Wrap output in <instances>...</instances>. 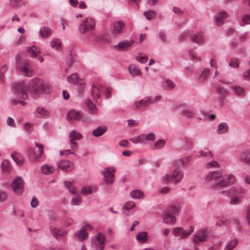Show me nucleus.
I'll return each instance as SVG.
<instances>
[{
	"instance_id": "obj_62",
	"label": "nucleus",
	"mask_w": 250,
	"mask_h": 250,
	"mask_svg": "<svg viewBox=\"0 0 250 250\" xmlns=\"http://www.w3.org/2000/svg\"><path fill=\"white\" fill-rule=\"evenodd\" d=\"M6 123L8 126L11 127H14L15 125L14 120L10 117H8Z\"/></svg>"
},
{
	"instance_id": "obj_50",
	"label": "nucleus",
	"mask_w": 250,
	"mask_h": 250,
	"mask_svg": "<svg viewBox=\"0 0 250 250\" xmlns=\"http://www.w3.org/2000/svg\"><path fill=\"white\" fill-rule=\"evenodd\" d=\"M130 140L134 144H137L138 143L144 144L143 139L141 135H139L137 137H134L130 139Z\"/></svg>"
},
{
	"instance_id": "obj_41",
	"label": "nucleus",
	"mask_w": 250,
	"mask_h": 250,
	"mask_svg": "<svg viewBox=\"0 0 250 250\" xmlns=\"http://www.w3.org/2000/svg\"><path fill=\"white\" fill-rule=\"evenodd\" d=\"M232 88L237 95L241 96L244 94V89L242 87L238 85H234Z\"/></svg>"
},
{
	"instance_id": "obj_19",
	"label": "nucleus",
	"mask_w": 250,
	"mask_h": 250,
	"mask_svg": "<svg viewBox=\"0 0 250 250\" xmlns=\"http://www.w3.org/2000/svg\"><path fill=\"white\" fill-rule=\"evenodd\" d=\"M34 115L38 118H45L49 117L50 114L44 108L38 107L34 112Z\"/></svg>"
},
{
	"instance_id": "obj_20",
	"label": "nucleus",
	"mask_w": 250,
	"mask_h": 250,
	"mask_svg": "<svg viewBox=\"0 0 250 250\" xmlns=\"http://www.w3.org/2000/svg\"><path fill=\"white\" fill-rule=\"evenodd\" d=\"M81 115L79 112L75 110H70L67 113V120L69 122L79 120L81 119Z\"/></svg>"
},
{
	"instance_id": "obj_12",
	"label": "nucleus",
	"mask_w": 250,
	"mask_h": 250,
	"mask_svg": "<svg viewBox=\"0 0 250 250\" xmlns=\"http://www.w3.org/2000/svg\"><path fill=\"white\" fill-rule=\"evenodd\" d=\"M82 138V135L77 131L73 130L71 131L69 135V138L72 149H76L77 148V144L74 142V141L81 140Z\"/></svg>"
},
{
	"instance_id": "obj_45",
	"label": "nucleus",
	"mask_w": 250,
	"mask_h": 250,
	"mask_svg": "<svg viewBox=\"0 0 250 250\" xmlns=\"http://www.w3.org/2000/svg\"><path fill=\"white\" fill-rule=\"evenodd\" d=\"M65 186L66 188L69 189V191L73 194L76 193V188L71 184V183L66 182L65 183Z\"/></svg>"
},
{
	"instance_id": "obj_1",
	"label": "nucleus",
	"mask_w": 250,
	"mask_h": 250,
	"mask_svg": "<svg viewBox=\"0 0 250 250\" xmlns=\"http://www.w3.org/2000/svg\"><path fill=\"white\" fill-rule=\"evenodd\" d=\"M222 173L220 171H214L209 172L206 176V181L210 187L213 189H218L220 187H228L234 183L235 181L232 174L222 176Z\"/></svg>"
},
{
	"instance_id": "obj_13",
	"label": "nucleus",
	"mask_w": 250,
	"mask_h": 250,
	"mask_svg": "<svg viewBox=\"0 0 250 250\" xmlns=\"http://www.w3.org/2000/svg\"><path fill=\"white\" fill-rule=\"evenodd\" d=\"M114 168H107L105 171L103 173L104 176V180L106 184H111L114 181Z\"/></svg>"
},
{
	"instance_id": "obj_35",
	"label": "nucleus",
	"mask_w": 250,
	"mask_h": 250,
	"mask_svg": "<svg viewBox=\"0 0 250 250\" xmlns=\"http://www.w3.org/2000/svg\"><path fill=\"white\" fill-rule=\"evenodd\" d=\"M54 170V168L52 166H49L47 165H44L42 167V172L45 174H50Z\"/></svg>"
},
{
	"instance_id": "obj_14",
	"label": "nucleus",
	"mask_w": 250,
	"mask_h": 250,
	"mask_svg": "<svg viewBox=\"0 0 250 250\" xmlns=\"http://www.w3.org/2000/svg\"><path fill=\"white\" fill-rule=\"evenodd\" d=\"M49 230L52 235L57 239H62L67 233L64 229L57 228L52 226H50Z\"/></svg>"
},
{
	"instance_id": "obj_29",
	"label": "nucleus",
	"mask_w": 250,
	"mask_h": 250,
	"mask_svg": "<svg viewBox=\"0 0 250 250\" xmlns=\"http://www.w3.org/2000/svg\"><path fill=\"white\" fill-rule=\"evenodd\" d=\"M229 130V126L226 123H221L218 126L217 129V133L218 134H222L227 133Z\"/></svg>"
},
{
	"instance_id": "obj_61",
	"label": "nucleus",
	"mask_w": 250,
	"mask_h": 250,
	"mask_svg": "<svg viewBox=\"0 0 250 250\" xmlns=\"http://www.w3.org/2000/svg\"><path fill=\"white\" fill-rule=\"evenodd\" d=\"M19 68L21 71L24 73L26 76H29L28 74L29 72L28 67H27V66H20Z\"/></svg>"
},
{
	"instance_id": "obj_23",
	"label": "nucleus",
	"mask_w": 250,
	"mask_h": 250,
	"mask_svg": "<svg viewBox=\"0 0 250 250\" xmlns=\"http://www.w3.org/2000/svg\"><path fill=\"white\" fill-rule=\"evenodd\" d=\"M124 26L125 23L122 21H119L114 22L113 33L115 35H118L121 33Z\"/></svg>"
},
{
	"instance_id": "obj_54",
	"label": "nucleus",
	"mask_w": 250,
	"mask_h": 250,
	"mask_svg": "<svg viewBox=\"0 0 250 250\" xmlns=\"http://www.w3.org/2000/svg\"><path fill=\"white\" fill-rule=\"evenodd\" d=\"M166 86L168 88L171 89L175 87V84L172 81L167 79L166 81Z\"/></svg>"
},
{
	"instance_id": "obj_46",
	"label": "nucleus",
	"mask_w": 250,
	"mask_h": 250,
	"mask_svg": "<svg viewBox=\"0 0 250 250\" xmlns=\"http://www.w3.org/2000/svg\"><path fill=\"white\" fill-rule=\"evenodd\" d=\"M239 61L237 59H233L231 60L229 63V65L233 68H237L239 65Z\"/></svg>"
},
{
	"instance_id": "obj_5",
	"label": "nucleus",
	"mask_w": 250,
	"mask_h": 250,
	"mask_svg": "<svg viewBox=\"0 0 250 250\" xmlns=\"http://www.w3.org/2000/svg\"><path fill=\"white\" fill-rule=\"evenodd\" d=\"M95 26V21L91 18H88L84 20L79 25V31L81 34H84L93 30Z\"/></svg>"
},
{
	"instance_id": "obj_6",
	"label": "nucleus",
	"mask_w": 250,
	"mask_h": 250,
	"mask_svg": "<svg viewBox=\"0 0 250 250\" xmlns=\"http://www.w3.org/2000/svg\"><path fill=\"white\" fill-rule=\"evenodd\" d=\"M15 92L17 96L22 99L26 100L28 98L27 94V86L24 82H21L15 84Z\"/></svg>"
},
{
	"instance_id": "obj_44",
	"label": "nucleus",
	"mask_w": 250,
	"mask_h": 250,
	"mask_svg": "<svg viewBox=\"0 0 250 250\" xmlns=\"http://www.w3.org/2000/svg\"><path fill=\"white\" fill-rule=\"evenodd\" d=\"M135 204L133 201H128L124 204L123 208L125 210H128L135 207Z\"/></svg>"
},
{
	"instance_id": "obj_31",
	"label": "nucleus",
	"mask_w": 250,
	"mask_h": 250,
	"mask_svg": "<svg viewBox=\"0 0 250 250\" xmlns=\"http://www.w3.org/2000/svg\"><path fill=\"white\" fill-rule=\"evenodd\" d=\"M130 195L133 199H140L144 197V193L139 189L133 190L131 191Z\"/></svg>"
},
{
	"instance_id": "obj_57",
	"label": "nucleus",
	"mask_w": 250,
	"mask_h": 250,
	"mask_svg": "<svg viewBox=\"0 0 250 250\" xmlns=\"http://www.w3.org/2000/svg\"><path fill=\"white\" fill-rule=\"evenodd\" d=\"M208 155H210L211 157L212 156L211 151L208 150V149L202 150L200 152V156L206 157Z\"/></svg>"
},
{
	"instance_id": "obj_36",
	"label": "nucleus",
	"mask_w": 250,
	"mask_h": 250,
	"mask_svg": "<svg viewBox=\"0 0 250 250\" xmlns=\"http://www.w3.org/2000/svg\"><path fill=\"white\" fill-rule=\"evenodd\" d=\"M79 76L78 74L77 73H74L71 75H70L67 78L68 81L70 83H77L78 84H81V83H79Z\"/></svg>"
},
{
	"instance_id": "obj_64",
	"label": "nucleus",
	"mask_w": 250,
	"mask_h": 250,
	"mask_svg": "<svg viewBox=\"0 0 250 250\" xmlns=\"http://www.w3.org/2000/svg\"><path fill=\"white\" fill-rule=\"evenodd\" d=\"M243 21L247 24H250V14L246 15L243 17Z\"/></svg>"
},
{
	"instance_id": "obj_9",
	"label": "nucleus",
	"mask_w": 250,
	"mask_h": 250,
	"mask_svg": "<svg viewBox=\"0 0 250 250\" xmlns=\"http://www.w3.org/2000/svg\"><path fill=\"white\" fill-rule=\"evenodd\" d=\"M105 89V87H103L99 84H93L91 88V95L95 102H98V99L101 98V93L104 92Z\"/></svg>"
},
{
	"instance_id": "obj_8",
	"label": "nucleus",
	"mask_w": 250,
	"mask_h": 250,
	"mask_svg": "<svg viewBox=\"0 0 250 250\" xmlns=\"http://www.w3.org/2000/svg\"><path fill=\"white\" fill-rule=\"evenodd\" d=\"M208 236L207 229H201L194 235L193 242L198 244L206 241Z\"/></svg>"
},
{
	"instance_id": "obj_24",
	"label": "nucleus",
	"mask_w": 250,
	"mask_h": 250,
	"mask_svg": "<svg viewBox=\"0 0 250 250\" xmlns=\"http://www.w3.org/2000/svg\"><path fill=\"white\" fill-rule=\"evenodd\" d=\"M11 157L18 165H22L24 162V158L19 153H12Z\"/></svg>"
},
{
	"instance_id": "obj_43",
	"label": "nucleus",
	"mask_w": 250,
	"mask_h": 250,
	"mask_svg": "<svg viewBox=\"0 0 250 250\" xmlns=\"http://www.w3.org/2000/svg\"><path fill=\"white\" fill-rule=\"evenodd\" d=\"M50 45L52 48H55L58 50L61 49V42L58 40H55L51 41Z\"/></svg>"
},
{
	"instance_id": "obj_39",
	"label": "nucleus",
	"mask_w": 250,
	"mask_h": 250,
	"mask_svg": "<svg viewBox=\"0 0 250 250\" xmlns=\"http://www.w3.org/2000/svg\"><path fill=\"white\" fill-rule=\"evenodd\" d=\"M183 115L188 118H194L195 111L191 109L186 108L183 111Z\"/></svg>"
},
{
	"instance_id": "obj_59",
	"label": "nucleus",
	"mask_w": 250,
	"mask_h": 250,
	"mask_svg": "<svg viewBox=\"0 0 250 250\" xmlns=\"http://www.w3.org/2000/svg\"><path fill=\"white\" fill-rule=\"evenodd\" d=\"M27 153L31 158H38V156H36L34 152V150L32 148H30L27 150Z\"/></svg>"
},
{
	"instance_id": "obj_26",
	"label": "nucleus",
	"mask_w": 250,
	"mask_h": 250,
	"mask_svg": "<svg viewBox=\"0 0 250 250\" xmlns=\"http://www.w3.org/2000/svg\"><path fill=\"white\" fill-rule=\"evenodd\" d=\"M128 70L130 74L133 77L140 75L141 73L139 67L135 64L130 65L128 66Z\"/></svg>"
},
{
	"instance_id": "obj_30",
	"label": "nucleus",
	"mask_w": 250,
	"mask_h": 250,
	"mask_svg": "<svg viewBox=\"0 0 250 250\" xmlns=\"http://www.w3.org/2000/svg\"><path fill=\"white\" fill-rule=\"evenodd\" d=\"M51 33L52 31L48 27L43 26L41 28L39 33L42 38H46L50 36Z\"/></svg>"
},
{
	"instance_id": "obj_16",
	"label": "nucleus",
	"mask_w": 250,
	"mask_h": 250,
	"mask_svg": "<svg viewBox=\"0 0 250 250\" xmlns=\"http://www.w3.org/2000/svg\"><path fill=\"white\" fill-rule=\"evenodd\" d=\"M134 42V41L132 40H125L120 42L118 44L115 45L114 47L118 50L124 51L130 47Z\"/></svg>"
},
{
	"instance_id": "obj_3",
	"label": "nucleus",
	"mask_w": 250,
	"mask_h": 250,
	"mask_svg": "<svg viewBox=\"0 0 250 250\" xmlns=\"http://www.w3.org/2000/svg\"><path fill=\"white\" fill-rule=\"evenodd\" d=\"M183 178V173L179 169L175 168L171 174H167L163 178V182L168 183L171 181L174 183H180Z\"/></svg>"
},
{
	"instance_id": "obj_37",
	"label": "nucleus",
	"mask_w": 250,
	"mask_h": 250,
	"mask_svg": "<svg viewBox=\"0 0 250 250\" xmlns=\"http://www.w3.org/2000/svg\"><path fill=\"white\" fill-rule=\"evenodd\" d=\"M1 168L3 172H8L11 170V166L9 162L5 160L1 163Z\"/></svg>"
},
{
	"instance_id": "obj_48",
	"label": "nucleus",
	"mask_w": 250,
	"mask_h": 250,
	"mask_svg": "<svg viewBox=\"0 0 250 250\" xmlns=\"http://www.w3.org/2000/svg\"><path fill=\"white\" fill-rule=\"evenodd\" d=\"M209 72L208 68H205L202 71L201 76L199 78L200 81H203L205 80L206 77L207 76Z\"/></svg>"
},
{
	"instance_id": "obj_2",
	"label": "nucleus",
	"mask_w": 250,
	"mask_h": 250,
	"mask_svg": "<svg viewBox=\"0 0 250 250\" xmlns=\"http://www.w3.org/2000/svg\"><path fill=\"white\" fill-rule=\"evenodd\" d=\"M161 96L160 95L156 97H146L143 99L135 102L136 107L138 109H144L149 104L155 103L160 100Z\"/></svg>"
},
{
	"instance_id": "obj_11",
	"label": "nucleus",
	"mask_w": 250,
	"mask_h": 250,
	"mask_svg": "<svg viewBox=\"0 0 250 250\" xmlns=\"http://www.w3.org/2000/svg\"><path fill=\"white\" fill-rule=\"evenodd\" d=\"M192 232H193V228L192 226L190 228V230L188 231L185 230L181 227L174 228L173 229V233L175 236H179L181 239L187 237Z\"/></svg>"
},
{
	"instance_id": "obj_52",
	"label": "nucleus",
	"mask_w": 250,
	"mask_h": 250,
	"mask_svg": "<svg viewBox=\"0 0 250 250\" xmlns=\"http://www.w3.org/2000/svg\"><path fill=\"white\" fill-rule=\"evenodd\" d=\"M165 145V141L163 140H160L157 142L154 146V149H159L163 147Z\"/></svg>"
},
{
	"instance_id": "obj_47",
	"label": "nucleus",
	"mask_w": 250,
	"mask_h": 250,
	"mask_svg": "<svg viewBox=\"0 0 250 250\" xmlns=\"http://www.w3.org/2000/svg\"><path fill=\"white\" fill-rule=\"evenodd\" d=\"M220 167L218 163L215 161H212L211 162L208 163L207 164V168H217Z\"/></svg>"
},
{
	"instance_id": "obj_63",
	"label": "nucleus",
	"mask_w": 250,
	"mask_h": 250,
	"mask_svg": "<svg viewBox=\"0 0 250 250\" xmlns=\"http://www.w3.org/2000/svg\"><path fill=\"white\" fill-rule=\"evenodd\" d=\"M239 203V198L237 197L234 196L231 198L229 202V204L232 205L238 204Z\"/></svg>"
},
{
	"instance_id": "obj_40",
	"label": "nucleus",
	"mask_w": 250,
	"mask_h": 250,
	"mask_svg": "<svg viewBox=\"0 0 250 250\" xmlns=\"http://www.w3.org/2000/svg\"><path fill=\"white\" fill-rule=\"evenodd\" d=\"M237 245V241L236 240H233L228 242L225 248V250H232Z\"/></svg>"
},
{
	"instance_id": "obj_51",
	"label": "nucleus",
	"mask_w": 250,
	"mask_h": 250,
	"mask_svg": "<svg viewBox=\"0 0 250 250\" xmlns=\"http://www.w3.org/2000/svg\"><path fill=\"white\" fill-rule=\"evenodd\" d=\"M81 202L82 200L80 196H77L76 198H72L71 201V205L73 206L79 205Z\"/></svg>"
},
{
	"instance_id": "obj_49",
	"label": "nucleus",
	"mask_w": 250,
	"mask_h": 250,
	"mask_svg": "<svg viewBox=\"0 0 250 250\" xmlns=\"http://www.w3.org/2000/svg\"><path fill=\"white\" fill-rule=\"evenodd\" d=\"M216 90L217 93L222 96H225L227 94V89L221 86H217Z\"/></svg>"
},
{
	"instance_id": "obj_34",
	"label": "nucleus",
	"mask_w": 250,
	"mask_h": 250,
	"mask_svg": "<svg viewBox=\"0 0 250 250\" xmlns=\"http://www.w3.org/2000/svg\"><path fill=\"white\" fill-rule=\"evenodd\" d=\"M143 139L144 144H146L147 141H154L155 138V135L153 133H149L148 134H141Z\"/></svg>"
},
{
	"instance_id": "obj_21",
	"label": "nucleus",
	"mask_w": 250,
	"mask_h": 250,
	"mask_svg": "<svg viewBox=\"0 0 250 250\" xmlns=\"http://www.w3.org/2000/svg\"><path fill=\"white\" fill-rule=\"evenodd\" d=\"M27 52L30 57L35 58L37 57L38 54L41 53V51L39 48L33 45L31 47H28Z\"/></svg>"
},
{
	"instance_id": "obj_56",
	"label": "nucleus",
	"mask_w": 250,
	"mask_h": 250,
	"mask_svg": "<svg viewBox=\"0 0 250 250\" xmlns=\"http://www.w3.org/2000/svg\"><path fill=\"white\" fill-rule=\"evenodd\" d=\"M105 89L104 92L105 93V96L106 99L110 98L111 96V88L109 87H105Z\"/></svg>"
},
{
	"instance_id": "obj_60",
	"label": "nucleus",
	"mask_w": 250,
	"mask_h": 250,
	"mask_svg": "<svg viewBox=\"0 0 250 250\" xmlns=\"http://www.w3.org/2000/svg\"><path fill=\"white\" fill-rule=\"evenodd\" d=\"M36 146L38 148V151H39V154L38 155V157H40L42 156V155L43 153V146L42 144H36Z\"/></svg>"
},
{
	"instance_id": "obj_55",
	"label": "nucleus",
	"mask_w": 250,
	"mask_h": 250,
	"mask_svg": "<svg viewBox=\"0 0 250 250\" xmlns=\"http://www.w3.org/2000/svg\"><path fill=\"white\" fill-rule=\"evenodd\" d=\"M91 192V190L90 187H83L81 190V193L83 195H86L90 194Z\"/></svg>"
},
{
	"instance_id": "obj_17",
	"label": "nucleus",
	"mask_w": 250,
	"mask_h": 250,
	"mask_svg": "<svg viewBox=\"0 0 250 250\" xmlns=\"http://www.w3.org/2000/svg\"><path fill=\"white\" fill-rule=\"evenodd\" d=\"M163 219L166 224L168 225H173L175 224L176 220V218L174 215L170 213L167 210L165 211L163 215Z\"/></svg>"
},
{
	"instance_id": "obj_10",
	"label": "nucleus",
	"mask_w": 250,
	"mask_h": 250,
	"mask_svg": "<svg viewBox=\"0 0 250 250\" xmlns=\"http://www.w3.org/2000/svg\"><path fill=\"white\" fill-rule=\"evenodd\" d=\"M58 170L62 169L65 172H69L74 168L73 164L67 160H61L57 163Z\"/></svg>"
},
{
	"instance_id": "obj_25",
	"label": "nucleus",
	"mask_w": 250,
	"mask_h": 250,
	"mask_svg": "<svg viewBox=\"0 0 250 250\" xmlns=\"http://www.w3.org/2000/svg\"><path fill=\"white\" fill-rule=\"evenodd\" d=\"M74 236L75 238H78L81 241H83L87 238L88 233L83 229L81 228L79 231L75 233Z\"/></svg>"
},
{
	"instance_id": "obj_28",
	"label": "nucleus",
	"mask_w": 250,
	"mask_h": 250,
	"mask_svg": "<svg viewBox=\"0 0 250 250\" xmlns=\"http://www.w3.org/2000/svg\"><path fill=\"white\" fill-rule=\"evenodd\" d=\"M107 130V127L105 125L99 126L92 132V134L95 137H99L102 135Z\"/></svg>"
},
{
	"instance_id": "obj_4",
	"label": "nucleus",
	"mask_w": 250,
	"mask_h": 250,
	"mask_svg": "<svg viewBox=\"0 0 250 250\" xmlns=\"http://www.w3.org/2000/svg\"><path fill=\"white\" fill-rule=\"evenodd\" d=\"M44 85L39 80L32 79L28 83V90L32 95L38 94L43 92Z\"/></svg>"
},
{
	"instance_id": "obj_33",
	"label": "nucleus",
	"mask_w": 250,
	"mask_h": 250,
	"mask_svg": "<svg viewBox=\"0 0 250 250\" xmlns=\"http://www.w3.org/2000/svg\"><path fill=\"white\" fill-rule=\"evenodd\" d=\"M137 240L142 243H145L147 239V233L146 231L139 233L136 236Z\"/></svg>"
},
{
	"instance_id": "obj_18",
	"label": "nucleus",
	"mask_w": 250,
	"mask_h": 250,
	"mask_svg": "<svg viewBox=\"0 0 250 250\" xmlns=\"http://www.w3.org/2000/svg\"><path fill=\"white\" fill-rule=\"evenodd\" d=\"M85 104L90 114H96L97 113V107L90 99H86L85 101Z\"/></svg>"
},
{
	"instance_id": "obj_58",
	"label": "nucleus",
	"mask_w": 250,
	"mask_h": 250,
	"mask_svg": "<svg viewBox=\"0 0 250 250\" xmlns=\"http://www.w3.org/2000/svg\"><path fill=\"white\" fill-rule=\"evenodd\" d=\"M39 204V202L38 200L36 199V198L34 196L33 197L32 200L30 203L31 206L32 208H35L37 207V206Z\"/></svg>"
},
{
	"instance_id": "obj_32",
	"label": "nucleus",
	"mask_w": 250,
	"mask_h": 250,
	"mask_svg": "<svg viewBox=\"0 0 250 250\" xmlns=\"http://www.w3.org/2000/svg\"><path fill=\"white\" fill-rule=\"evenodd\" d=\"M190 39L193 42L200 44L202 42L203 37L201 33H198L191 36Z\"/></svg>"
},
{
	"instance_id": "obj_42",
	"label": "nucleus",
	"mask_w": 250,
	"mask_h": 250,
	"mask_svg": "<svg viewBox=\"0 0 250 250\" xmlns=\"http://www.w3.org/2000/svg\"><path fill=\"white\" fill-rule=\"evenodd\" d=\"M146 19L148 20H150L156 16V13L154 11L150 10L148 11H145L144 13Z\"/></svg>"
},
{
	"instance_id": "obj_22",
	"label": "nucleus",
	"mask_w": 250,
	"mask_h": 250,
	"mask_svg": "<svg viewBox=\"0 0 250 250\" xmlns=\"http://www.w3.org/2000/svg\"><path fill=\"white\" fill-rule=\"evenodd\" d=\"M228 17V14L225 11L221 12L215 16L216 24L221 25L224 23V19Z\"/></svg>"
},
{
	"instance_id": "obj_7",
	"label": "nucleus",
	"mask_w": 250,
	"mask_h": 250,
	"mask_svg": "<svg viewBox=\"0 0 250 250\" xmlns=\"http://www.w3.org/2000/svg\"><path fill=\"white\" fill-rule=\"evenodd\" d=\"M11 187L16 194H21L24 189V181L22 178L21 177H18L15 179L11 184Z\"/></svg>"
},
{
	"instance_id": "obj_38",
	"label": "nucleus",
	"mask_w": 250,
	"mask_h": 250,
	"mask_svg": "<svg viewBox=\"0 0 250 250\" xmlns=\"http://www.w3.org/2000/svg\"><path fill=\"white\" fill-rule=\"evenodd\" d=\"M181 209L179 205H173L171 208L167 209L166 210L170 213L174 215L178 213Z\"/></svg>"
},
{
	"instance_id": "obj_15",
	"label": "nucleus",
	"mask_w": 250,
	"mask_h": 250,
	"mask_svg": "<svg viewBox=\"0 0 250 250\" xmlns=\"http://www.w3.org/2000/svg\"><path fill=\"white\" fill-rule=\"evenodd\" d=\"M238 159L243 164L250 166V149L242 151L240 154Z\"/></svg>"
},
{
	"instance_id": "obj_53",
	"label": "nucleus",
	"mask_w": 250,
	"mask_h": 250,
	"mask_svg": "<svg viewBox=\"0 0 250 250\" xmlns=\"http://www.w3.org/2000/svg\"><path fill=\"white\" fill-rule=\"evenodd\" d=\"M136 59L138 62L143 63L146 62L147 60V57L146 55L141 56V54H139V55L137 56Z\"/></svg>"
},
{
	"instance_id": "obj_27",
	"label": "nucleus",
	"mask_w": 250,
	"mask_h": 250,
	"mask_svg": "<svg viewBox=\"0 0 250 250\" xmlns=\"http://www.w3.org/2000/svg\"><path fill=\"white\" fill-rule=\"evenodd\" d=\"M105 240V236L101 232L98 233L97 236L95 238V240L97 241L101 245L100 247V250H104Z\"/></svg>"
}]
</instances>
